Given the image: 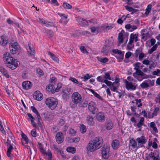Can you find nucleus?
Here are the masks:
<instances>
[{"label": "nucleus", "mask_w": 160, "mask_h": 160, "mask_svg": "<svg viewBox=\"0 0 160 160\" xmlns=\"http://www.w3.org/2000/svg\"><path fill=\"white\" fill-rule=\"evenodd\" d=\"M3 59L6 66L12 70L16 68L20 64L19 62L12 57L8 52H6L4 54Z\"/></svg>", "instance_id": "obj_1"}, {"label": "nucleus", "mask_w": 160, "mask_h": 160, "mask_svg": "<svg viewBox=\"0 0 160 160\" xmlns=\"http://www.w3.org/2000/svg\"><path fill=\"white\" fill-rule=\"evenodd\" d=\"M71 98L72 101L70 102V106L71 108H74L81 101L82 97L78 92H74L72 94Z\"/></svg>", "instance_id": "obj_2"}, {"label": "nucleus", "mask_w": 160, "mask_h": 160, "mask_svg": "<svg viewBox=\"0 0 160 160\" xmlns=\"http://www.w3.org/2000/svg\"><path fill=\"white\" fill-rule=\"evenodd\" d=\"M141 64L140 62H137L135 64H134L133 65L135 67L134 69L136 70L135 72L133 74V76L136 78V75H138L139 78H141V80H142L143 79L147 78L149 77L148 75H147L144 74L139 69V65Z\"/></svg>", "instance_id": "obj_3"}, {"label": "nucleus", "mask_w": 160, "mask_h": 160, "mask_svg": "<svg viewBox=\"0 0 160 160\" xmlns=\"http://www.w3.org/2000/svg\"><path fill=\"white\" fill-rule=\"evenodd\" d=\"M45 103L50 109L53 110L58 104V100L53 97H49L46 99Z\"/></svg>", "instance_id": "obj_4"}, {"label": "nucleus", "mask_w": 160, "mask_h": 160, "mask_svg": "<svg viewBox=\"0 0 160 160\" xmlns=\"http://www.w3.org/2000/svg\"><path fill=\"white\" fill-rule=\"evenodd\" d=\"M97 150L102 146L103 142L102 139L101 137H97L94 139L90 140L89 142Z\"/></svg>", "instance_id": "obj_5"}, {"label": "nucleus", "mask_w": 160, "mask_h": 160, "mask_svg": "<svg viewBox=\"0 0 160 160\" xmlns=\"http://www.w3.org/2000/svg\"><path fill=\"white\" fill-rule=\"evenodd\" d=\"M11 52L13 54H18L20 52V48L17 42L12 43L9 46Z\"/></svg>", "instance_id": "obj_6"}, {"label": "nucleus", "mask_w": 160, "mask_h": 160, "mask_svg": "<svg viewBox=\"0 0 160 160\" xmlns=\"http://www.w3.org/2000/svg\"><path fill=\"white\" fill-rule=\"evenodd\" d=\"M104 80H120L118 75L112 71H109L105 73L103 75Z\"/></svg>", "instance_id": "obj_7"}, {"label": "nucleus", "mask_w": 160, "mask_h": 160, "mask_svg": "<svg viewBox=\"0 0 160 160\" xmlns=\"http://www.w3.org/2000/svg\"><path fill=\"white\" fill-rule=\"evenodd\" d=\"M88 108L89 112L93 114L98 111V109L96 107L95 103L93 101H91L88 103Z\"/></svg>", "instance_id": "obj_8"}, {"label": "nucleus", "mask_w": 160, "mask_h": 160, "mask_svg": "<svg viewBox=\"0 0 160 160\" xmlns=\"http://www.w3.org/2000/svg\"><path fill=\"white\" fill-rule=\"evenodd\" d=\"M72 93L71 90L70 88H63L62 94V97L64 99L67 100L69 98L68 95Z\"/></svg>", "instance_id": "obj_9"}, {"label": "nucleus", "mask_w": 160, "mask_h": 160, "mask_svg": "<svg viewBox=\"0 0 160 160\" xmlns=\"http://www.w3.org/2000/svg\"><path fill=\"white\" fill-rule=\"evenodd\" d=\"M109 148L107 147H103L101 150V153L102 157L105 159H108L109 156Z\"/></svg>", "instance_id": "obj_10"}, {"label": "nucleus", "mask_w": 160, "mask_h": 160, "mask_svg": "<svg viewBox=\"0 0 160 160\" xmlns=\"http://www.w3.org/2000/svg\"><path fill=\"white\" fill-rule=\"evenodd\" d=\"M125 81V88L127 90H134L136 89L137 85L135 83L128 81Z\"/></svg>", "instance_id": "obj_11"}, {"label": "nucleus", "mask_w": 160, "mask_h": 160, "mask_svg": "<svg viewBox=\"0 0 160 160\" xmlns=\"http://www.w3.org/2000/svg\"><path fill=\"white\" fill-rule=\"evenodd\" d=\"M55 81H51V83L46 86V90L49 92H51L52 93H54L56 92V89L53 85L54 84Z\"/></svg>", "instance_id": "obj_12"}, {"label": "nucleus", "mask_w": 160, "mask_h": 160, "mask_svg": "<svg viewBox=\"0 0 160 160\" xmlns=\"http://www.w3.org/2000/svg\"><path fill=\"white\" fill-rule=\"evenodd\" d=\"M55 138L58 144L62 143L64 141V136L61 132H58L56 135Z\"/></svg>", "instance_id": "obj_13"}, {"label": "nucleus", "mask_w": 160, "mask_h": 160, "mask_svg": "<svg viewBox=\"0 0 160 160\" xmlns=\"http://www.w3.org/2000/svg\"><path fill=\"white\" fill-rule=\"evenodd\" d=\"M96 119L99 122H103L105 120V116L104 113L102 112L98 113L96 114Z\"/></svg>", "instance_id": "obj_14"}, {"label": "nucleus", "mask_w": 160, "mask_h": 160, "mask_svg": "<svg viewBox=\"0 0 160 160\" xmlns=\"http://www.w3.org/2000/svg\"><path fill=\"white\" fill-rule=\"evenodd\" d=\"M136 140L138 143V146L139 148L142 147L143 144L147 142V140L144 136L137 138L136 139Z\"/></svg>", "instance_id": "obj_15"}, {"label": "nucleus", "mask_w": 160, "mask_h": 160, "mask_svg": "<svg viewBox=\"0 0 160 160\" xmlns=\"http://www.w3.org/2000/svg\"><path fill=\"white\" fill-rule=\"evenodd\" d=\"M138 36V33H136L135 34L131 33L130 36V38L128 44L132 45L134 40L135 42H137L138 41L137 39Z\"/></svg>", "instance_id": "obj_16"}, {"label": "nucleus", "mask_w": 160, "mask_h": 160, "mask_svg": "<svg viewBox=\"0 0 160 160\" xmlns=\"http://www.w3.org/2000/svg\"><path fill=\"white\" fill-rule=\"evenodd\" d=\"M76 20L81 26L86 27L88 26V21L84 19L78 18L76 19Z\"/></svg>", "instance_id": "obj_17"}, {"label": "nucleus", "mask_w": 160, "mask_h": 160, "mask_svg": "<svg viewBox=\"0 0 160 160\" xmlns=\"http://www.w3.org/2000/svg\"><path fill=\"white\" fill-rule=\"evenodd\" d=\"M129 147H131L132 148L135 150V151H136L138 148V146H137V143L135 140L132 138L129 140Z\"/></svg>", "instance_id": "obj_18"}, {"label": "nucleus", "mask_w": 160, "mask_h": 160, "mask_svg": "<svg viewBox=\"0 0 160 160\" xmlns=\"http://www.w3.org/2000/svg\"><path fill=\"white\" fill-rule=\"evenodd\" d=\"M8 41V38L5 35L0 37V44L2 46H5L7 44Z\"/></svg>", "instance_id": "obj_19"}, {"label": "nucleus", "mask_w": 160, "mask_h": 160, "mask_svg": "<svg viewBox=\"0 0 160 160\" xmlns=\"http://www.w3.org/2000/svg\"><path fill=\"white\" fill-rule=\"evenodd\" d=\"M119 81H115V82H112V85L110 87V89L113 92L116 91L117 89L119 87Z\"/></svg>", "instance_id": "obj_20"}, {"label": "nucleus", "mask_w": 160, "mask_h": 160, "mask_svg": "<svg viewBox=\"0 0 160 160\" xmlns=\"http://www.w3.org/2000/svg\"><path fill=\"white\" fill-rule=\"evenodd\" d=\"M22 84L23 88L25 90L30 89L32 86V83L30 81H25L22 83Z\"/></svg>", "instance_id": "obj_21"}, {"label": "nucleus", "mask_w": 160, "mask_h": 160, "mask_svg": "<svg viewBox=\"0 0 160 160\" xmlns=\"http://www.w3.org/2000/svg\"><path fill=\"white\" fill-rule=\"evenodd\" d=\"M86 121L88 124L90 126H92L94 124L93 118L91 115L87 116L86 118Z\"/></svg>", "instance_id": "obj_22"}, {"label": "nucleus", "mask_w": 160, "mask_h": 160, "mask_svg": "<svg viewBox=\"0 0 160 160\" xmlns=\"http://www.w3.org/2000/svg\"><path fill=\"white\" fill-rule=\"evenodd\" d=\"M42 95L38 91H36L34 92L33 97L35 99L41 101L42 99Z\"/></svg>", "instance_id": "obj_23"}, {"label": "nucleus", "mask_w": 160, "mask_h": 160, "mask_svg": "<svg viewBox=\"0 0 160 160\" xmlns=\"http://www.w3.org/2000/svg\"><path fill=\"white\" fill-rule=\"evenodd\" d=\"M113 124L112 120H107L105 122V128L108 130L112 129L113 128Z\"/></svg>", "instance_id": "obj_24"}, {"label": "nucleus", "mask_w": 160, "mask_h": 160, "mask_svg": "<svg viewBox=\"0 0 160 160\" xmlns=\"http://www.w3.org/2000/svg\"><path fill=\"white\" fill-rule=\"evenodd\" d=\"M86 149L88 151L93 152L97 149L93 145H92L89 142L86 146Z\"/></svg>", "instance_id": "obj_25"}, {"label": "nucleus", "mask_w": 160, "mask_h": 160, "mask_svg": "<svg viewBox=\"0 0 160 160\" xmlns=\"http://www.w3.org/2000/svg\"><path fill=\"white\" fill-rule=\"evenodd\" d=\"M112 145L114 149L118 148L119 145V141L117 139L113 140L112 143Z\"/></svg>", "instance_id": "obj_26"}, {"label": "nucleus", "mask_w": 160, "mask_h": 160, "mask_svg": "<svg viewBox=\"0 0 160 160\" xmlns=\"http://www.w3.org/2000/svg\"><path fill=\"white\" fill-rule=\"evenodd\" d=\"M27 115L31 120V124L34 127H36V124L34 122L35 119L34 118L32 115L29 113L27 114Z\"/></svg>", "instance_id": "obj_27"}, {"label": "nucleus", "mask_w": 160, "mask_h": 160, "mask_svg": "<svg viewBox=\"0 0 160 160\" xmlns=\"http://www.w3.org/2000/svg\"><path fill=\"white\" fill-rule=\"evenodd\" d=\"M44 24L47 27H57V26L55 25V24H54L53 22L49 21H45Z\"/></svg>", "instance_id": "obj_28"}, {"label": "nucleus", "mask_w": 160, "mask_h": 160, "mask_svg": "<svg viewBox=\"0 0 160 160\" xmlns=\"http://www.w3.org/2000/svg\"><path fill=\"white\" fill-rule=\"evenodd\" d=\"M48 55L50 56V57L53 60L57 62H58L59 59L53 53H52L50 52H48Z\"/></svg>", "instance_id": "obj_29"}, {"label": "nucleus", "mask_w": 160, "mask_h": 160, "mask_svg": "<svg viewBox=\"0 0 160 160\" xmlns=\"http://www.w3.org/2000/svg\"><path fill=\"white\" fill-rule=\"evenodd\" d=\"M0 71L4 76L7 78H8L9 77V75L8 73L3 68L0 67Z\"/></svg>", "instance_id": "obj_30"}, {"label": "nucleus", "mask_w": 160, "mask_h": 160, "mask_svg": "<svg viewBox=\"0 0 160 160\" xmlns=\"http://www.w3.org/2000/svg\"><path fill=\"white\" fill-rule=\"evenodd\" d=\"M66 150L68 152L74 154L76 150L75 148L74 147H67Z\"/></svg>", "instance_id": "obj_31"}, {"label": "nucleus", "mask_w": 160, "mask_h": 160, "mask_svg": "<svg viewBox=\"0 0 160 160\" xmlns=\"http://www.w3.org/2000/svg\"><path fill=\"white\" fill-rule=\"evenodd\" d=\"M68 140L71 142H77L79 141L80 138L78 137H75L73 138H68Z\"/></svg>", "instance_id": "obj_32"}, {"label": "nucleus", "mask_w": 160, "mask_h": 160, "mask_svg": "<svg viewBox=\"0 0 160 160\" xmlns=\"http://www.w3.org/2000/svg\"><path fill=\"white\" fill-rule=\"evenodd\" d=\"M114 25L113 24H109L108 25H103L101 26V28L102 29H106V30H109L113 28Z\"/></svg>", "instance_id": "obj_33"}, {"label": "nucleus", "mask_w": 160, "mask_h": 160, "mask_svg": "<svg viewBox=\"0 0 160 160\" xmlns=\"http://www.w3.org/2000/svg\"><path fill=\"white\" fill-rule=\"evenodd\" d=\"M123 34L122 32H120L118 34V41L119 42L118 46L123 42Z\"/></svg>", "instance_id": "obj_34"}, {"label": "nucleus", "mask_w": 160, "mask_h": 160, "mask_svg": "<svg viewBox=\"0 0 160 160\" xmlns=\"http://www.w3.org/2000/svg\"><path fill=\"white\" fill-rule=\"evenodd\" d=\"M45 32L49 38L52 37L53 35V31L48 29L45 30Z\"/></svg>", "instance_id": "obj_35"}, {"label": "nucleus", "mask_w": 160, "mask_h": 160, "mask_svg": "<svg viewBox=\"0 0 160 160\" xmlns=\"http://www.w3.org/2000/svg\"><path fill=\"white\" fill-rule=\"evenodd\" d=\"M159 108L158 107L155 108L152 114V115L151 117H149V118H152L154 116H156L157 115V113L159 111Z\"/></svg>", "instance_id": "obj_36"}, {"label": "nucleus", "mask_w": 160, "mask_h": 160, "mask_svg": "<svg viewBox=\"0 0 160 160\" xmlns=\"http://www.w3.org/2000/svg\"><path fill=\"white\" fill-rule=\"evenodd\" d=\"M36 71L39 77H41L44 75L43 71L39 68L37 69Z\"/></svg>", "instance_id": "obj_37"}, {"label": "nucleus", "mask_w": 160, "mask_h": 160, "mask_svg": "<svg viewBox=\"0 0 160 160\" xmlns=\"http://www.w3.org/2000/svg\"><path fill=\"white\" fill-rule=\"evenodd\" d=\"M140 86L143 88H146L149 87V84L147 82L144 81L140 84Z\"/></svg>", "instance_id": "obj_38"}, {"label": "nucleus", "mask_w": 160, "mask_h": 160, "mask_svg": "<svg viewBox=\"0 0 160 160\" xmlns=\"http://www.w3.org/2000/svg\"><path fill=\"white\" fill-rule=\"evenodd\" d=\"M89 90L95 97L99 99H102L101 97L93 90L91 89H89Z\"/></svg>", "instance_id": "obj_39"}, {"label": "nucleus", "mask_w": 160, "mask_h": 160, "mask_svg": "<svg viewBox=\"0 0 160 160\" xmlns=\"http://www.w3.org/2000/svg\"><path fill=\"white\" fill-rule=\"evenodd\" d=\"M152 5L151 4H149L147 7L146 9V11L145 14L147 16L148 14L151 9Z\"/></svg>", "instance_id": "obj_40"}, {"label": "nucleus", "mask_w": 160, "mask_h": 160, "mask_svg": "<svg viewBox=\"0 0 160 160\" xmlns=\"http://www.w3.org/2000/svg\"><path fill=\"white\" fill-rule=\"evenodd\" d=\"M116 58L118 59V62H121L122 60L124 57V53L121 55H117L115 56Z\"/></svg>", "instance_id": "obj_41"}, {"label": "nucleus", "mask_w": 160, "mask_h": 160, "mask_svg": "<svg viewBox=\"0 0 160 160\" xmlns=\"http://www.w3.org/2000/svg\"><path fill=\"white\" fill-rule=\"evenodd\" d=\"M80 131L82 133H84L86 131V128L84 125L82 124L80 127Z\"/></svg>", "instance_id": "obj_42"}, {"label": "nucleus", "mask_w": 160, "mask_h": 160, "mask_svg": "<svg viewBox=\"0 0 160 160\" xmlns=\"http://www.w3.org/2000/svg\"><path fill=\"white\" fill-rule=\"evenodd\" d=\"M157 44H155L154 45L152 48H151L148 51V52L149 54H152L153 52L155 51L157 48Z\"/></svg>", "instance_id": "obj_43"}, {"label": "nucleus", "mask_w": 160, "mask_h": 160, "mask_svg": "<svg viewBox=\"0 0 160 160\" xmlns=\"http://www.w3.org/2000/svg\"><path fill=\"white\" fill-rule=\"evenodd\" d=\"M22 77L23 79H28V72L27 71H24L22 74Z\"/></svg>", "instance_id": "obj_44"}, {"label": "nucleus", "mask_w": 160, "mask_h": 160, "mask_svg": "<svg viewBox=\"0 0 160 160\" xmlns=\"http://www.w3.org/2000/svg\"><path fill=\"white\" fill-rule=\"evenodd\" d=\"M22 139L25 142V143L26 144H28V143L29 140L25 134L23 133L22 134Z\"/></svg>", "instance_id": "obj_45"}, {"label": "nucleus", "mask_w": 160, "mask_h": 160, "mask_svg": "<svg viewBox=\"0 0 160 160\" xmlns=\"http://www.w3.org/2000/svg\"><path fill=\"white\" fill-rule=\"evenodd\" d=\"M62 6L66 9H71L72 7V6L70 4L66 2H64Z\"/></svg>", "instance_id": "obj_46"}, {"label": "nucleus", "mask_w": 160, "mask_h": 160, "mask_svg": "<svg viewBox=\"0 0 160 160\" xmlns=\"http://www.w3.org/2000/svg\"><path fill=\"white\" fill-rule=\"evenodd\" d=\"M92 75H90L89 74H87L83 76V77H82L81 79H83L85 80H88L91 78Z\"/></svg>", "instance_id": "obj_47"}, {"label": "nucleus", "mask_w": 160, "mask_h": 160, "mask_svg": "<svg viewBox=\"0 0 160 160\" xmlns=\"http://www.w3.org/2000/svg\"><path fill=\"white\" fill-rule=\"evenodd\" d=\"M142 52L141 48H139L137 49L136 50L135 52V57L136 58H137L138 56V55L139 54L140 52Z\"/></svg>", "instance_id": "obj_48"}, {"label": "nucleus", "mask_w": 160, "mask_h": 160, "mask_svg": "<svg viewBox=\"0 0 160 160\" xmlns=\"http://www.w3.org/2000/svg\"><path fill=\"white\" fill-rule=\"evenodd\" d=\"M99 61L102 63H105L108 61V59L106 58H101L99 59Z\"/></svg>", "instance_id": "obj_49"}, {"label": "nucleus", "mask_w": 160, "mask_h": 160, "mask_svg": "<svg viewBox=\"0 0 160 160\" xmlns=\"http://www.w3.org/2000/svg\"><path fill=\"white\" fill-rule=\"evenodd\" d=\"M45 154H46L49 157L48 159L49 160H51L52 157L51 152L50 150H48L47 152H46V153Z\"/></svg>", "instance_id": "obj_50"}, {"label": "nucleus", "mask_w": 160, "mask_h": 160, "mask_svg": "<svg viewBox=\"0 0 160 160\" xmlns=\"http://www.w3.org/2000/svg\"><path fill=\"white\" fill-rule=\"evenodd\" d=\"M101 82H104L106 83L107 85L110 87L112 85V82L109 81H100Z\"/></svg>", "instance_id": "obj_51"}, {"label": "nucleus", "mask_w": 160, "mask_h": 160, "mask_svg": "<svg viewBox=\"0 0 160 160\" xmlns=\"http://www.w3.org/2000/svg\"><path fill=\"white\" fill-rule=\"evenodd\" d=\"M152 74L154 75L160 76V70L157 69L156 71H154Z\"/></svg>", "instance_id": "obj_52"}, {"label": "nucleus", "mask_w": 160, "mask_h": 160, "mask_svg": "<svg viewBox=\"0 0 160 160\" xmlns=\"http://www.w3.org/2000/svg\"><path fill=\"white\" fill-rule=\"evenodd\" d=\"M62 84L61 83H58L57 84V87L56 88V92H58L59 91V89L62 87Z\"/></svg>", "instance_id": "obj_53"}, {"label": "nucleus", "mask_w": 160, "mask_h": 160, "mask_svg": "<svg viewBox=\"0 0 160 160\" xmlns=\"http://www.w3.org/2000/svg\"><path fill=\"white\" fill-rule=\"evenodd\" d=\"M80 50L83 53H87L88 52L86 50L84 46H82L80 48Z\"/></svg>", "instance_id": "obj_54"}, {"label": "nucleus", "mask_w": 160, "mask_h": 160, "mask_svg": "<svg viewBox=\"0 0 160 160\" xmlns=\"http://www.w3.org/2000/svg\"><path fill=\"white\" fill-rule=\"evenodd\" d=\"M69 134L73 136L75 135L76 133V132L74 129L71 128L69 130Z\"/></svg>", "instance_id": "obj_55"}, {"label": "nucleus", "mask_w": 160, "mask_h": 160, "mask_svg": "<svg viewBox=\"0 0 160 160\" xmlns=\"http://www.w3.org/2000/svg\"><path fill=\"white\" fill-rule=\"evenodd\" d=\"M88 104V102L87 101H85L83 103L80 104V106L85 108L87 107Z\"/></svg>", "instance_id": "obj_56"}, {"label": "nucleus", "mask_w": 160, "mask_h": 160, "mask_svg": "<svg viewBox=\"0 0 160 160\" xmlns=\"http://www.w3.org/2000/svg\"><path fill=\"white\" fill-rule=\"evenodd\" d=\"M32 111L34 112L36 114H38L39 113L37 109L33 106H32L31 107Z\"/></svg>", "instance_id": "obj_57"}, {"label": "nucleus", "mask_w": 160, "mask_h": 160, "mask_svg": "<svg viewBox=\"0 0 160 160\" xmlns=\"http://www.w3.org/2000/svg\"><path fill=\"white\" fill-rule=\"evenodd\" d=\"M136 102V104H138V103H140V104L138 105V107H139L142 106V103H141V101L140 99H136L135 100Z\"/></svg>", "instance_id": "obj_58"}, {"label": "nucleus", "mask_w": 160, "mask_h": 160, "mask_svg": "<svg viewBox=\"0 0 160 160\" xmlns=\"http://www.w3.org/2000/svg\"><path fill=\"white\" fill-rule=\"evenodd\" d=\"M31 133L32 136L34 137H35L37 136L36 131L35 129L32 130L31 132Z\"/></svg>", "instance_id": "obj_59"}, {"label": "nucleus", "mask_w": 160, "mask_h": 160, "mask_svg": "<svg viewBox=\"0 0 160 160\" xmlns=\"http://www.w3.org/2000/svg\"><path fill=\"white\" fill-rule=\"evenodd\" d=\"M145 57V54L142 52L141 53L139 54V60L141 61L143 58Z\"/></svg>", "instance_id": "obj_60"}, {"label": "nucleus", "mask_w": 160, "mask_h": 160, "mask_svg": "<svg viewBox=\"0 0 160 160\" xmlns=\"http://www.w3.org/2000/svg\"><path fill=\"white\" fill-rule=\"evenodd\" d=\"M29 50L30 51V54L32 55H34L35 53V52H34V51L29 46Z\"/></svg>", "instance_id": "obj_61"}, {"label": "nucleus", "mask_w": 160, "mask_h": 160, "mask_svg": "<svg viewBox=\"0 0 160 160\" xmlns=\"http://www.w3.org/2000/svg\"><path fill=\"white\" fill-rule=\"evenodd\" d=\"M99 29V27L95 28V27H92L91 28V31L92 32L94 33L96 30H98Z\"/></svg>", "instance_id": "obj_62"}, {"label": "nucleus", "mask_w": 160, "mask_h": 160, "mask_svg": "<svg viewBox=\"0 0 160 160\" xmlns=\"http://www.w3.org/2000/svg\"><path fill=\"white\" fill-rule=\"evenodd\" d=\"M132 53L130 52H127L125 55V58H129L131 56Z\"/></svg>", "instance_id": "obj_63"}, {"label": "nucleus", "mask_w": 160, "mask_h": 160, "mask_svg": "<svg viewBox=\"0 0 160 160\" xmlns=\"http://www.w3.org/2000/svg\"><path fill=\"white\" fill-rule=\"evenodd\" d=\"M156 102H160V92L156 98Z\"/></svg>", "instance_id": "obj_64"}]
</instances>
